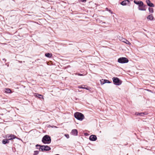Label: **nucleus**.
Returning a JSON list of instances; mask_svg holds the SVG:
<instances>
[{
  "instance_id": "6e6552de",
  "label": "nucleus",
  "mask_w": 155,
  "mask_h": 155,
  "mask_svg": "<svg viewBox=\"0 0 155 155\" xmlns=\"http://www.w3.org/2000/svg\"><path fill=\"white\" fill-rule=\"evenodd\" d=\"M147 112H142L139 113L138 112H136L135 115L137 116H144V115H147Z\"/></svg>"
},
{
  "instance_id": "5701e85b",
  "label": "nucleus",
  "mask_w": 155,
  "mask_h": 155,
  "mask_svg": "<svg viewBox=\"0 0 155 155\" xmlns=\"http://www.w3.org/2000/svg\"><path fill=\"white\" fill-rule=\"evenodd\" d=\"M39 153V151L38 150L35 151H34V153L33 155H37Z\"/></svg>"
},
{
  "instance_id": "9b49d317",
  "label": "nucleus",
  "mask_w": 155,
  "mask_h": 155,
  "mask_svg": "<svg viewBox=\"0 0 155 155\" xmlns=\"http://www.w3.org/2000/svg\"><path fill=\"white\" fill-rule=\"evenodd\" d=\"M130 2L128 0H124L120 3V4L122 5H126L127 3H129Z\"/></svg>"
},
{
  "instance_id": "423d86ee",
  "label": "nucleus",
  "mask_w": 155,
  "mask_h": 155,
  "mask_svg": "<svg viewBox=\"0 0 155 155\" xmlns=\"http://www.w3.org/2000/svg\"><path fill=\"white\" fill-rule=\"evenodd\" d=\"M89 139L90 140L94 141L97 139V137L96 135H91L89 137Z\"/></svg>"
},
{
  "instance_id": "f03ea898",
  "label": "nucleus",
  "mask_w": 155,
  "mask_h": 155,
  "mask_svg": "<svg viewBox=\"0 0 155 155\" xmlns=\"http://www.w3.org/2000/svg\"><path fill=\"white\" fill-rule=\"evenodd\" d=\"M74 117L77 120L80 121H82L84 118V115L78 112L74 113Z\"/></svg>"
},
{
  "instance_id": "2eb2a0df",
  "label": "nucleus",
  "mask_w": 155,
  "mask_h": 155,
  "mask_svg": "<svg viewBox=\"0 0 155 155\" xmlns=\"http://www.w3.org/2000/svg\"><path fill=\"white\" fill-rule=\"evenodd\" d=\"M45 55L46 57L48 58H51L52 56L51 53H47L45 54Z\"/></svg>"
},
{
  "instance_id": "2f4dec72",
  "label": "nucleus",
  "mask_w": 155,
  "mask_h": 155,
  "mask_svg": "<svg viewBox=\"0 0 155 155\" xmlns=\"http://www.w3.org/2000/svg\"><path fill=\"white\" fill-rule=\"evenodd\" d=\"M36 148H37V149H38L39 150V147H36Z\"/></svg>"
},
{
  "instance_id": "1a4fd4ad",
  "label": "nucleus",
  "mask_w": 155,
  "mask_h": 155,
  "mask_svg": "<svg viewBox=\"0 0 155 155\" xmlns=\"http://www.w3.org/2000/svg\"><path fill=\"white\" fill-rule=\"evenodd\" d=\"M36 147H40L39 148V150L40 151H44V145H41L39 144H37L36 145Z\"/></svg>"
},
{
  "instance_id": "a211bd4d",
  "label": "nucleus",
  "mask_w": 155,
  "mask_h": 155,
  "mask_svg": "<svg viewBox=\"0 0 155 155\" xmlns=\"http://www.w3.org/2000/svg\"><path fill=\"white\" fill-rule=\"evenodd\" d=\"M147 19H148L150 20H153V17L152 16V15H148L147 17Z\"/></svg>"
},
{
  "instance_id": "c85d7f7f",
  "label": "nucleus",
  "mask_w": 155,
  "mask_h": 155,
  "mask_svg": "<svg viewBox=\"0 0 155 155\" xmlns=\"http://www.w3.org/2000/svg\"><path fill=\"white\" fill-rule=\"evenodd\" d=\"M109 12L111 14H113V12H112V11H111V10H109Z\"/></svg>"
},
{
  "instance_id": "dca6fc26",
  "label": "nucleus",
  "mask_w": 155,
  "mask_h": 155,
  "mask_svg": "<svg viewBox=\"0 0 155 155\" xmlns=\"http://www.w3.org/2000/svg\"><path fill=\"white\" fill-rule=\"evenodd\" d=\"M9 143V141L7 139H4L2 141V143L4 144H5L6 143Z\"/></svg>"
},
{
  "instance_id": "b1692460",
  "label": "nucleus",
  "mask_w": 155,
  "mask_h": 155,
  "mask_svg": "<svg viewBox=\"0 0 155 155\" xmlns=\"http://www.w3.org/2000/svg\"><path fill=\"white\" fill-rule=\"evenodd\" d=\"M85 85H82L81 86H78V88H82V89H84Z\"/></svg>"
},
{
  "instance_id": "bb28decb",
  "label": "nucleus",
  "mask_w": 155,
  "mask_h": 155,
  "mask_svg": "<svg viewBox=\"0 0 155 155\" xmlns=\"http://www.w3.org/2000/svg\"><path fill=\"white\" fill-rule=\"evenodd\" d=\"M65 136L67 137V138H68L69 137V135L68 134H65Z\"/></svg>"
},
{
  "instance_id": "9d476101",
  "label": "nucleus",
  "mask_w": 155,
  "mask_h": 155,
  "mask_svg": "<svg viewBox=\"0 0 155 155\" xmlns=\"http://www.w3.org/2000/svg\"><path fill=\"white\" fill-rule=\"evenodd\" d=\"M78 131L76 129H73L72 130L71 134L73 135L77 136L78 135Z\"/></svg>"
},
{
  "instance_id": "f257e3e1",
  "label": "nucleus",
  "mask_w": 155,
  "mask_h": 155,
  "mask_svg": "<svg viewBox=\"0 0 155 155\" xmlns=\"http://www.w3.org/2000/svg\"><path fill=\"white\" fill-rule=\"evenodd\" d=\"M51 137L48 135H45L42 139V142L44 144H49L51 143Z\"/></svg>"
},
{
  "instance_id": "cd10ccee",
  "label": "nucleus",
  "mask_w": 155,
  "mask_h": 155,
  "mask_svg": "<svg viewBox=\"0 0 155 155\" xmlns=\"http://www.w3.org/2000/svg\"><path fill=\"white\" fill-rule=\"evenodd\" d=\"M105 10L106 11H108L109 12V10H110V9H109L108 8H105Z\"/></svg>"
},
{
  "instance_id": "c756f323",
  "label": "nucleus",
  "mask_w": 155,
  "mask_h": 155,
  "mask_svg": "<svg viewBox=\"0 0 155 155\" xmlns=\"http://www.w3.org/2000/svg\"><path fill=\"white\" fill-rule=\"evenodd\" d=\"M78 75L79 76H83V74H81L80 73L78 74Z\"/></svg>"
},
{
  "instance_id": "20e7f679",
  "label": "nucleus",
  "mask_w": 155,
  "mask_h": 155,
  "mask_svg": "<svg viewBox=\"0 0 155 155\" xmlns=\"http://www.w3.org/2000/svg\"><path fill=\"white\" fill-rule=\"evenodd\" d=\"M128 61V60L127 58L125 57L120 58L118 59V62L121 64L127 63Z\"/></svg>"
},
{
  "instance_id": "4be33fe9",
  "label": "nucleus",
  "mask_w": 155,
  "mask_h": 155,
  "mask_svg": "<svg viewBox=\"0 0 155 155\" xmlns=\"http://www.w3.org/2000/svg\"><path fill=\"white\" fill-rule=\"evenodd\" d=\"M148 9L150 12L152 13L153 12V9L152 8H149Z\"/></svg>"
},
{
  "instance_id": "a878e982",
  "label": "nucleus",
  "mask_w": 155,
  "mask_h": 155,
  "mask_svg": "<svg viewBox=\"0 0 155 155\" xmlns=\"http://www.w3.org/2000/svg\"><path fill=\"white\" fill-rule=\"evenodd\" d=\"M105 83H111L110 81L109 80L105 79Z\"/></svg>"
},
{
  "instance_id": "4468645a",
  "label": "nucleus",
  "mask_w": 155,
  "mask_h": 155,
  "mask_svg": "<svg viewBox=\"0 0 155 155\" xmlns=\"http://www.w3.org/2000/svg\"><path fill=\"white\" fill-rule=\"evenodd\" d=\"M121 41L122 42L125 43L129 45H130L131 44L125 38H123L122 39Z\"/></svg>"
},
{
  "instance_id": "473e14b6",
  "label": "nucleus",
  "mask_w": 155,
  "mask_h": 155,
  "mask_svg": "<svg viewBox=\"0 0 155 155\" xmlns=\"http://www.w3.org/2000/svg\"><path fill=\"white\" fill-rule=\"evenodd\" d=\"M69 45H72V44L71 43H70V44H69Z\"/></svg>"
},
{
  "instance_id": "7ed1b4c3",
  "label": "nucleus",
  "mask_w": 155,
  "mask_h": 155,
  "mask_svg": "<svg viewBox=\"0 0 155 155\" xmlns=\"http://www.w3.org/2000/svg\"><path fill=\"white\" fill-rule=\"evenodd\" d=\"M114 84L116 85H119L122 83V81L117 77H114L112 78Z\"/></svg>"
},
{
  "instance_id": "39448f33",
  "label": "nucleus",
  "mask_w": 155,
  "mask_h": 155,
  "mask_svg": "<svg viewBox=\"0 0 155 155\" xmlns=\"http://www.w3.org/2000/svg\"><path fill=\"white\" fill-rule=\"evenodd\" d=\"M15 136L14 135L11 134L10 135H7L6 136V138H7L8 140H11L15 138Z\"/></svg>"
},
{
  "instance_id": "6ab92c4d",
  "label": "nucleus",
  "mask_w": 155,
  "mask_h": 155,
  "mask_svg": "<svg viewBox=\"0 0 155 155\" xmlns=\"http://www.w3.org/2000/svg\"><path fill=\"white\" fill-rule=\"evenodd\" d=\"M35 96L39 98H43V96L41 94H35Z\"/></svg>"
},
{
  "instance_id": "0eeeda50",
  "label": "nucleus",
  "mask_w": 155,
  "mask_h": 155,
  "mask_svg": "<svg viewBox=\"0 0 155 155\" xmlns=\"http://www.w3.org/2000/svg\"><path fill=\"white\" fill-rule=\"evenodd\" d=\"M146 2L148 6L150 7H154V4L153 3H152L150 0H146Z\"/></svg>"
},
{
  "instance_id": "aec40b11",
  "label": "nucleus",
  "mask_w": 155,
  "mask_h": 155,
  "mask_svg": "<svg viewBox=\"0 0 155 155\" xmlns=\"http://www.w3.org/2000/svg\"><path fill=\"white\" fill-rule=\"evenodd\" d=\"M143 2L142 1H140L138 5V7L144 6Z\"/></svg>"
},
{
  "instance_id": "f704fd0d",
  "label": "nucleus",
  "mask_w": 155,
  "mask_h": 155,
  "mask_svg": "<svg viewBox=\"0 0 155 155\" xmlns=\"http://www.w3.org/2000/svg\"><path fill=\"white\" fill-rule=\"evenodd\" d=\"M20 63H22V61H20Z\"/></svg>"
},
{
  "instance_id": "72a5a7b5",
  "label": "nucleus",
  "mask_w": 155,
  "mask_h": 155,
  "mask_svg": "<svg viewBox=\"0 0 155 155\" xmlns=\"http://www.w3.org/2000/svg\"><path fill=\"white\" fill-rule=\"evenodd\" d=\"M83 2H84V1H86L85 0H82Z\"/></svg>"
},
{
  "instance_id": "393cba45",
  "label": "nucleus",
  "mask_w": 155,
  "mask_h": 155,
  "mask_svg": "<svg viewBox=\"0 0 155 155\" xmlns=\"http://www.w3.org/2000/svg\"><path fill=\"white\" fill-rule=\"evenodd\" d=\"M140 2V1H137L136 0L134 1V3L137 5H139Z\"/></svg>"
},
{
  "instance_id": "f3484780",
  "label": "nucleus",
  "mask_w": 155,
  "mask_h": 155,
  "mask_svg": "<svg viewBox=\"0 0 155 155\" xmlns=\"http://www.w3.org/2000/svg\"><path fill=\"white\" fill-rule=\"evenodd\" d=\"M5 92L7 93H10L12 92L11 90L9 88H5Z\"/></svg>"
},
{
  "instance_id": "f8f14e48",
  "label": "nucleus",
  "mask_w": 155,
  "mask_h": 155,
  "mask_svg": "<svg viewBox=\"0 0 155 155\" xmlns=\"http://www.w3.org/2000/svg\"><path fill=\"white\" fill-rule=\"evenodd\" d=\"M44 151H49L51 150V148L50 147L47 145H44Z\"/></svg>"
},
{
  "instance_id": "ddd939ff",
  "label": "nucleus",
  "mask_w": 155,
  "mask_h": 155,
  "mask_svg": "<svg viewBox=\"0 0 155 155\" xmlns=\"http://www.w3.org/2000/svg\"><path fill=\"white\" fill-rule=\"evenodd\" d=\"M147 6L146 5H145L143 6H140L138 7V9L139 10L141 11H145L146 10V7Z\"/></svg>"
},
{
  "instance_id": "412c9836",
  "label": "nucleus",
  "mask_w": 155,
  "mask_h": 155,
  "mask_svg": "<svg viewBox=\"0 0 155 155\" xmlns=\"http://www.w3.org/2000/svg\"><path fill=\"white\" fill-rule=\"evenodd\" d=\"M104 80L105 79H102L100 81L101 84H104L105 83Z\"/></svg>"
},
{
  "instance_id": "7c9ffc66",
  "label": "nucleus",
  "mask_w": 155,
  "mask_h": 155,
  "mask_svg": "<svg viewBox=\"0 0 155 155\" xmlns=\"http://www.w3.org/2000/svg\"><path fill=\"white\" fill-rule=\"evenodd\" d=\"M84 89H86V90H89V88H87V87H84Z\"/></svg>"
}]
</instances>
